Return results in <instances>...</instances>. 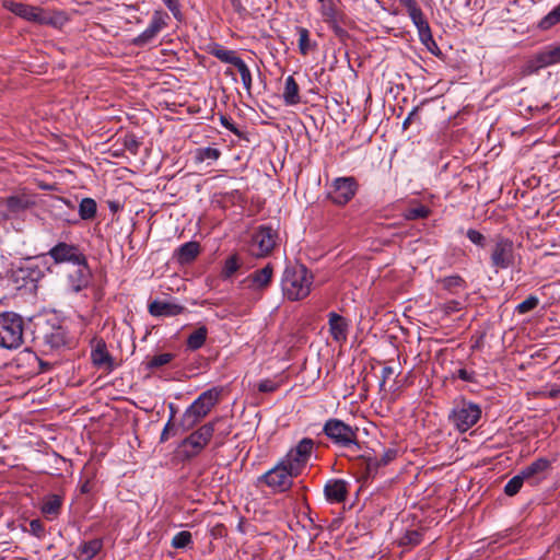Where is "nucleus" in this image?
Wrapping results in <instances>:
<instances>
[{
    "label": "nucleus",
    "mask_w": 560,
    "mask_h": 560,
    "mask_svg": "<svg viewBox=\"0 0 560 560\" xmlns=\"http://www.w3.org/2000/svg\"><path fill=\"white\" fill-rule=\"evenodd\" d=\"M314 284V276L302 264L288 265L281 277L283 296L291 301H301L310 295Z\"/></svg>",
    "instance_id": "nucleus-1"
},
{
    "label": "nucleus",
    "mask_w": 560,
    "mask_h": 560,
    "mask_svg": "<svg viewBox=\"0 0 560 560\" xmlns=\"http://www.w3.org/2000/svg\"><path fill=\"white\" fill-rule=\"evenodd\" d=\"M221 390L210 388L198 396L197 399L183 413L180 425L184 431L192 429L219 402Z\"/></svg>",
    "instance_id": "nucleus-2"
},
{
    "label": "nucleus",
    "mask_w": 560,
    "mask_h": 560,
    "mask_svg": "<svg viewBox=\"0 0 560 560\" xmlns=\"http://www.w3.org/2000/svg\"><path fill=\"white\" fill-rule=\"evenodd\" d=\"M24 323L15 313L0 314V347L16 349L23 343Z\"/></svg>",
    "instance_id": "nucleus-3"
},
{
    "label": "nucleus",
    "mask_w": 560,
    "mask_h": 560,
    "mask_svg": "<svg viewBox=\"0 0 560 560\" xmlns=\"http://www.w3.org/2000/svg\"><path fill=\"white\" fill-rule=\"evenodd\" d=\"M323 432L334 444L340 447L353 448L355 451L360 448L358 429L350 427L339 419H328L323 427Z\"/></svg>",
    "instance_id": "nucleus-4"
},
{
    "label": "nucleus",
    "mask_w": 560,
    "mask_h": 560,
    "mask_svg": "<svg viewBox=\"0 0 560 560\" xmlns=\"http://www.w3.org/2000/svg\"><path fill=\"white\" fill-rule=\"evenodd\" d=\"M481 417V408L471 401L462 400L450 413V420L460 432H466L474 427Z\"/></svg>",
    "instance_id": "nucleus-5"
},
{
    "label": "nucleus",
    "mask_w": 560,
    "mask_h": 560,
    "mask_svg": "<svg viewBox=\"0 0 560 560\" xmlns=\"http://www.w3.org/2000/svg\"><path fill=\"white\" fill-rule=\"evenodd\" d=\"M219 422L220 419L208 422L190 433L186 439H184L182 442V447L184 448V454L186 457L191 458L202 452V450L207 446L213 436L214 427Z\"/></svg>",
    "instance_id": "nucleus-6"
},
{
    "label": "nucleus",
    "mask_w": 560,
    "mask_h": 560,
    "mask_svg": "<svg viewBox=\"0 0 560 560\" xmlns=\"http://www.w3.org/2000/svg\"><path fill=\"white\" fill-rule=\"evenodd\" d=\"M313 451L314 441L310 438H304L281 460L293 474L299 476L311 459Z\"/></svg>",
    "instance_id": "nucleus-7"
},
{
    "label": "nucleus",
    "mask_w": 560,
    "mask_h": 560,
    "mask_svg": "<svg viewBox=\"0 0 560 560\" xmlns=\"http://www.w3.org/2000/svg\"><path fill=\"white\" fill-rule=\"evenodd\" d=\"M277 242V231L271 226L260 225L252 235L249 252L255 257H266L272 252Z\"/></svg>",
    "instance_id": "nucleus-8"
},
{
    "label": "nucleus",
    "mask_w": 560,
    "mask_h": 560,
    "mask_svg": "<svg viewBox=\"0 0 560 560\" xmlns=\"http://www.w3.org/2000/svg\"><path fill=\"white\" fill-rule=\"evenodd\" d=\"M295 477L298 475L293 474L280 459L275 467L260 477V481L265 482L275 492H284L292 487L293 478Z\"/></svg>",
    "instance_id": "nucleus-9"
},
{
    "label": "nucleus",
    "mask_w": 560,
    "mask_h": 560,
    "mask_svg": "<svg viewBox=\"0 0 560 560\" xmlns=\"http://www.w3.org/2000/svg\"><path fill=\"white\" fill-rule=\"evenodd\" d=\"M359 184L352 176L335 178L328 191L329 199L338 206L347 205L357 194Z\"/></svg>",
    "instance_id": "nucleus-10"
},
{
    "label": "nucleus",
    "mask_w": 560,
    "mask_h": 560,
    "mask_svg": "<svg viewBox=\"0 0 560 560\" xmlns=\"http://www.w3.org/2000/svg\"><path fill=\"white\" fill-rule=\"evenodd\" d=\"M560 62V44L555 46H547L529 58L522 68L524 75L536 73L540 69Z\"/></svg>",
    "instance_id": "nucleus-11"
},
{
    "label": "nucleus",
    "mask_w": 560,
    "mask_h": 560,
    "mask_svg": "<svg viewBox=\"0 0 560 560\" xmlns=\"http://www.w3.org/2000/svg\"><path fill=\"white\" fill-rule=\"evenodd\" d=\"M48 255L56 264L71 262L74 265H83L86 260L77 245L65 242H60L51 247Z\"/></svg>",
    "instance_id": "nucleus-12"
},
{
    "label": "nucleus",
    "mask_w": 560,
    "mask_h": 560,
    "mask_svg": "<svg viewBox=\"0 0 560 560\" xmlns=\"http://www.w3.org/2000/svg\"><path fill=\"white\" fill-rule=\"evenodd\" d=\"M514 244L509 238H499L491 253L492 266L497 269H508L514 265Z\"/></svg>",
    "instance_id": "nucleus-13"
},
{
    "label": "nucleus",
    "mask_w": 560,
    "mask_h": 560,
    "mask_svg": "<svg viewBox=\"0 0 560 560\" xmlns=\"http://www.w3.org/2000/svg\"><path fill=\"white\" fill-rule=\"evenodd\" d=\"M3 7L16 16L26 21L40 24L49 23V21L43 15V10L38 7L13 1H4Z\"/></svg>",
    "instance_id": "nucleus-14"
},
{
    "label": "nucleus",
    "mask_w": 560,
    "mask_h": 560,
    "mask_svg": "<svg viewBox=\"0 0 560 560\" xmlns=\"http://www.w3.org/2000/svg\"><path fill=\"white\" fill-rule=\"evenodd\" d=\"M170 16L163 10H155L148 27L135 39L137 45H143L152 40L163 28L167 26Z\"/></svg>",
    "instance_id": "nucleus-15"
},
{
    "label": "nucleus",
    "mask_w": 560,
    "mask_h": 560,
    "mask_svg": "<svg viewBox=\"0 0 560 560\" xmlns=\"http://www.w3.org/2000/svg\"><path fill=\"white\" fill-rule=\"evenodd\" d=\"M91 361L97 369L107 372L114 369V359L107 351L106 342L101 338L92 340Z\"/></svg>",
    "instance_id": "nucleus-16"
},
{
    "label": "nucleus",
    "mask_w": 560,
    "mask_h": 560,
    "mask_svg": "<svg viewBox=\"0 0 560 560\" xmlns=\"http://www.w3.org/2000/svg\"><path fill=\"white\" fill-rule=\"evenodd\" d=\"M551 462L545 457L537 458L530 465L523 468L521 471L523 472V477L527 479L532 485H537L545 477L546 472L550 469Z\"/></svg>",
    "instance_id": "nucleus-17"
},
{
    "label": "nucleus",
    "mask_w": 560,
    "mask_h": 560,
    "mask_svg": "<svg viewBox=\"0 0 560 560\" xmlns=\"http://www.w3.org/2000/svg\"><path fill=\"white\" fill-rule=\"evenodd\" d=\"M273 268L271 265H266L264 268L250 273L244 282L247 288L253 291L265 290L271 282Z\"/></svg>",
    "instance_id": "nucleus-18"
},
{
    "label": "nucleus",
    "mask_w": 560,
    "mask_h": 560,
    "mask_svg": "<svg viewBox=\"0 0 560 560\" xmlns=\"http://www.w3.org/2000/svg\"><path fill=\"white\" fill-rule=\"evenodd\" d=\"M328 325L331 338L338 343H343L348 337L349 322L339 314L330 312Z\"/></svg>",
    "instance_id": "nucleus-19"
},
{
    "label": "nucleus",
    "mask_w": 560,
    "mask_h": 560,
    "mask_svg": "<svg viewBox=\"0 0 560 560\" xmlns=\"http://www.w3.org/2000/svg\"><path fill=\"white\" fill-rule=\"evenodd\" d=\"M78 268L69 275L68 285L71 292L78 293L88 288L90 283V270L86 261L83 265H77Z\"/></svg>",
    "instance_id": "nucleus-20"
},
{
    "label": "nucleus",
    "mask_w": 560,
    "mask_h": 560,
    "mask_svg": "<svg viewBox=\"0 0 560 560\" xmlns=\"http://www.w3.org/2000/svg\"><path fill=\"white\" fill-rule=\"evenodd\" d=\"M18 278L24 281L36 282L43 277V269L35 258H27L21 262L16 271Z\"/></svg>",
    "instance_id": "nucleus-21"
},
{
    "label": "nucleus",
    "mask_w": 560,
    "mask_h": 560,
    "mask_svg": "<svg viewBox=\"0 0 560 560\" xmlns=\"http://www.w3.org/2000/svg\"><path fill=\"white\" fill-rule=\"evenodd\" d=\"M184 310L183 305L167 301L155 300L149 304V312L152 316H176Z\"/></svg>",
    "instance_id": "nucleus-22"
},
{
    "label": "nucleus",
    "mask_w": 560,
    "mask_h": 560,
    "mask_svg": "<svg viewBox=\"0 0 560 560\" xmlns=\"http://www.w3.org/2000/svg\"><path fill=\"white\" fill-rule=\"evenodd\" d=\"M324 491L328 501L340 503L345 501L347 497V485L340 479L329 480L326 483Z\"/></svg>",
    "instance_id": "nucleus-23"
},
{
    "label": "nucleus",
    "mask_w": 560,
    "mask_h": 560,
    "mask_svg": "<svg viewBox=\"0 0 560 560\" xmlns=\"http://www.w3.org/2000/svg\"><path fill=\"white\" fill-rule=\"evenodd\" d=\"M318 11L323 21L329 24L336 32L340 30L338 26V11L334 0H318Z\"/></svg>",
    "instance_id": "nucleus-24"
},
{
    "label": "nucleus",
    "mask_w": 560,
    "mask_h": 560,
    "mask_svg": "<svg viewBox=\"0 0 560 560\" xmlns=\"http://www.w3.org/2000/svg\"><path fill=\"white\" fill-rule=\"evenodd\" d=\"M283 101L288 106H293L300 103L299 85L292 75L285 79Z\"/></svg>",
    "instance_id": "nucleus-25"
},
{
    "label": "nucleus",
    "mask_w": 560,
    "mask_h": 560,
    "mask_svg": "<svg viewBox=\"0 0 560 560\" xmlns=\"http://www.w3.org/2000/svg\"><path fill=\"white\" fill-rule=\"evenodd\" d=\"M61 498L57 494L47 495L42 505V512L49 518H55L58 516L61 509Z\"/></svg>",
    "instance_id": "nucleus-26"
},
{
    "label": "nucleus",
    "mask_w": 560,
    "mask_h": 560,
    "mask_svg": "<svg viewBox=\"0 0 560 560\" xmlns=\"http://www.w3.org/2000/svg\"><path fill=\"white\" fill-rule=\"evenodd\" d=\"M34 205V201L26 195L11 196L7 199V207L13 213L22 212Z\"/></svg>",
    "instance_id": "nucleus-27"
},
{
    "label": "nucleus",
    "mask_w": 560,
    "mask_h": 560,
    "mask_svg": "<svg viewBox=\"0 0 560 560\" xmlns=\"http://www.w3.org/2000/svg\"><path fill=\"white\" fill-rule=\"evenodd\" d=\"M199 254V244L197 242H187L178 248V260L183 264L189 262Z\"/></svg>",
    "instance_id": "nucleus-28"
},
{
    "label": "nucleus",
    "mask_w": 560,
    "mask_h": 560,
    "mask_svg": "<svg viewBox=\"0 0 560 560\" xmlns=\"http://www.w3.org/2000/svg\"><path fill=\"white\" fill-rule=\"evenodd\" d=\"M103 542L101 539H92L81 545L80 555L83 560H92L102 549Z\"/></svg>",
    "instance_id": "nucleus-29"
},
{
    "label": "nucleus",
    "mask_w": 560,
    "mask_h": 560,
    "mask_svg": "<svg viewBox=\"0 0 560 560\" xmlns=\"http://www.w3.org/2000/svg\"><path fill=\"white\" fill-rule=\"evenodd\" d=\"M97 211L96 201L92 198H83L79 205V215L82 220H92Z\"/></svg>",
    "instance_id": "nucleus-30"
},
{
    "label": "nucleus",
    "mask_w": 560,
    "mask_h": 560,
    "mask_svg": "<svg viewBox=\"0 0 560 560\" xmlns=\"http://www.w3.org/2000/svg\"><path fill=\"white\" fill-rule=\"evenodd\" d=\"M208 330L205 326L197 328L187 338V347L190 350H198L201 348L207 339Z\"/></svg>",
    "instance_id": "nucleus-31"
},
{
    "label": "nucleus",
    "mask_w": 560,
    "mask_h": 560,
    "mask_svg": "<svg viewBox=\"0 0 560 560\" xmlns=\"http://www.w3.org/2000/svg\"><path fill=\"white\" fill-rule=\"evenodd\" d=\"M211 54L218 58L219 60L231 63L235 67V65L242 59L240 58L234 50L225 49L221 46H217L211 50Z\"/></svg>",
    "instance_id": "nucleus-32"
},
{
    "label": "nucleus",
    "mask_w": 560,
    "mask_h": 560,
    "mask_svg": "<svg viewBox=\"0 0 560 560\" xmlns=\"http://www.w3.org/2000/svg\"><path fill=\"white\" fill-rule=\"evenodd\" d=\"M45 341L52 348H59L66 345L67 332L63 328L58 327L54 329L50 334L45 335Z\"/></svg>",
    "instance_id": "nucleus-33"
},
{
    "label": "nucleus",
    "mask_w": 560,
    "mask_h": 560,
    "mask_svg": "<svg viewBox=\"0 0 560 560\" xmlns=\"http://www.w3.org/2000/svg\"><path fill=\"white\" fill-rule=\"evenodd\" d=\"M443 289L451 293H457L459 290L465 289V280L459 276H450L441 280Z\"/></svg>",
    "instance_id": "nucleus-34"
},
{
    "label": "nucleus",
    "mask_w": 560,
    "mask_h": 560,
    "mask_svg": "<svg viewBox=\"0 0 560 560\" xmlns=\"http://www.w3.org/2000/svg\"><path fill=\"white\" fill-rule=\"evenodd\" d=\"M408 15L411 19L415 26L417 27L418 35L431 30L428 21L425 20L424 15H423L421 8H418L413 12H410V14H408Z\"/></svg>",
    "instance_id": "nucleus-35"
},
{
    "label": "nucleus",
    "mask_w": 560,
    "mask_h": 560,
    "mask_svg": "<svg viewBox=\"0 0 560 560\" xmlns=\"http://www.w3.org/2000/svg\"><path fill=\"white\" fill-rule=\"evenodd\" d=\"M235 68L237 69V71H238V73L241 75L244 89L247 92H250L252 84H253V78H252V73H250V70H249L248 66L245 63V61L243 59H241L235 65Z\"/></svg>",
    "instance_id": "nucleus-36"
},
{
    "label": "nucleus",
    "mask_w": 560,
    "mask_h": 560,
    "mask_svg": "<svg viewBox=\"0 0 560 560\" xmlns=\"http://www.w3.org/2000/svg\"><path fill=\"white\" fill-rule=\"evenodd\" d=\"M220 154V151L215 148H199L196 150L195 160L197 163H202L206 160L217 161Z\"/></svg>",
    "instance_id": "nucleus-37"
},
{
    "label": "nucleus",
    "mask_w": 560,
    "mask_h": 560,
    "mask_svg": "<svg viewBox=\"0 0 560 560\" xmlns=\"http://www.w3.org/2000/svg\"><path fill=\"white\" fill-rule=\"evenodd\" d=\"M524 481H527V479L523 477V472L520 471V474L508 481L504 487V493L509 497L515 495L521 490Z\"/></svg>",
    "instance_id": "nucleus-38"
},
{
    "label": "nucleus",
    "mask_w": 560,
    "mask_h": 560,
    "mask_svg": "<svg viewBox=\"0 0 560 560\" xmlns=\"http://www.w3.org/2000/svg\"><path fill=\"white\" fill-rule=\"evenodd\" d=\"M192 544V536L190 532L183 530L177 533L172 539V547L175 549H184Z\"/></svg>",
    "instance_id": "nucleus-39"
},
{
    "label": "nucleus",
    "mask_w": 560,
    "mask_h": 560,
    "mask_svg": "<svg viewBox=\"0 0 560 560\" xmlns=\"http://www.w3.org/2000/svg\"><path fill=\"white\" fill-rule=\"evenodd\" d=\"M299 49L302 55H307L313 45L310 39V32L305 27H298Z\"/></svg>",
    "instance_id": "nucleus-40"
},
{
    "label": "nucleus",
    "mask_w": 560,
    "mask_h": 560,
    "mask_svg": "<svg viewBox=\"0 0 560 560\" xmlns=\"http://www.w3.org/2000/svg\"><path fill=\"white\" fill-rule=\"evenodd\" d=\"M560 22V4L550 11L540 22L539 27L544 31L549 30Z\"/></svg>",
    "instance_id": "nucleus-41"
},
{
    "label": "nucleus",
    "mask_w": 560,
    "mask_h": 560,
    "mask_svg": "<svg viewBox=\"0 0 560 560\" xmlns=\"http://www.w3.org/2000/svg\"><path fill=\"white\" fill-rule=\"evenodd\" d=\"M430 210L425 206L419 205L417 207L406 210L404 217L407 220L424 219L429 215Z\"/></svg>",
    "instance_id": "nucleus-42"
},
{
    "label": "nucleus",
    "mask_w": 560,
    "mask_h": 560,
    "mask_svg": "<svg viewBox=\"0 0 560 560\" xmlns=\"http://www.w3.org/2000/svg\"><path fill=\"white\" fill-rule=\"evenodd\" d=\"M539 304V299L535 295H529L522 303L516 306V312L518 314H526L533 311Z\"/></svg>",
    "instance_id": "nucleus-43"
},
{
    "label": "nucleus",
    "mask_w": 560,
    "mask_h": 560,
    "mask_svg": "<svg viewBox=\"0 0 560 560\" xmlns=\"http://www.w3.org/2000/svg\"><path fill=\"white\" fill-rule=\"evenodd\" d=\"M172 359H173V354H171V353H161V354L154 355L148 362V366L150 369L160 368V366L168 364L172 361Z\"/></svg>",
    "instance_id": "nucleus-44"
},
{
    "label": "nucleus",
    "mask_w": 560,
    "mask_h": 560,
    "mask_svg": "<svg viewBox=\"0 0 560 560\" xmlns=\"http://www.w3.org/2000/svg\"><path fill=\"white\" fill-rule=\"evenodd\" d=\"M238 261H237V258L235 256H231L230 258H228L225 260V264H224V267H223V270H222V276L224 278H230L232 275H234L236 272V270L238 269Z\"/></svg>",
    "instance_id": "nucleus-45"
},
{
    "label": "nucleus",
    "mask_w": 560,
    "mask_h": 560,
    "mask_svg": "<svg viewBox=\"0 0 560 560\" xmlns=\"http://www.w3.org/2000/svg\"><path fill=\"white\" fill-rule=\"evenodd\" d=\"M467 237L471 243L476 244L479 247H485L486 245V237L477 230L469 229L467 231Z\"/></svg>",
    "instance_id": "nucleus-46"
},
{
    "label": "nucleus",
    "mask_w": 560,
    "mask_h": 560,
    "mask_svg": "<svg viewBox=\"0 0 560 560\" xmlns=\"http://www.w3.org/2000/svg\"><path fill=\"white\" fill-rule=\"evenodd\" d=\"M462 308H463V303L460 301H456V300L448 301L441 306V310L447 315L452 314V313L459 312Z\"/></svg>",
    "instance_id": "nucleus-47"
},
{
    "label": "nucleus",
    "mask_w": 560,
    "mask_h": 560,
    "mask_svg": "<svg viewBox=\"0 0 560 560\" xmlns=\"http://www.w3.org/2000/svg\"><path fill=\"white\" fill-rule=\"evenodd\" d=\"M30 533L37 538H40L45 534V527L39 520H32L30 522Z\"/></svg>",
    "instance_id": "nucleus-48"
},
{
    "label": "nucleus",
    "mask_w": 560,
    "mask_h": 560,
    "mask_svg": "<svg viewBox=\"0 0 560 560\" xmlns=\"http://www.w3.org/2000/svg\"><path fill=\"white\" fill-rule=\"evenodd\" d=\"M163 2L167 7V9L173 13L175 19H182V12L178 0H164Z\"/></svg>",
    "instance_id": "nucleus-49"
},
{
    "label": "nucleus",
    "mask_w": 560,
    "mask_h": 560,
    "mask_svg": "<svg viewBox=\"0 0 560 560\" xmlns=\"http://www.w3.org/2000/svg\"><path fill=\"white\" fill-rule=\"evenodd\" d=\"M419 38L425 47L432 46V47H435L436 50L439 51V47H438L435 40L433 39L431 30L419 34Z\"/></svg>",
    "instance_id": "nucleus-50"
},
{
    "label": "nucleus",
    "mask_w": 560,
    "mask_h": 560,
    "mask_svg": "<svg viewBox=\"0 0 560 560\" xmlns=\"http://www.w3.org/2000/svg\"><path fill=\"white\" fill-rule=\"evenodd\" d=\"M457 377L465 382H475L476 381V374L472 371H468L466 369H459L457 371Z\"/></svg>",
    "instance_id": "nucleus-51"
},
{
    "label": "nucleus",
    "mask_w": 560,
    "mask_h": 560,
    "mask_svg": "<svg viewBox=\"0 0 560 560\" xmlns=\"http://www.w3.org/2000/svg\"><path fill=\"white\" fill-rule=\"evenodd\" d=\"M220 122L224 128H226L234 135L240 136V130L236 128V126L233 122H231V120L226 116L221 115Z\"/></svg>",
    "instance_id": "nucleus-52"
},
{
    "label": "nucleus",
    "mask_w": 560,
    "mask_h": 560,
    "mask_svg": "<svg viewBox=\"0 0 560 560\" xmlns=\"http://www.w3.org/2000/svg\"><path fill=\"white\" fill-rule=\"evenodd\" d=\"M276 388H277V384L270 380L261 381L258 385V389L261 393H271V392L276 390Z\"/></svg>",
    "instance_id": "nucleus-53"
},
{
    "label": "nucleus",
    "mask_w": 560,
    "mask_h": 560,
    "mask_svg": "<svg viewBox=\"0 0 560 560\" xmlns=\"http://www.w3.org/2000/svg\"><path fill=\"white\" fill-rule=\"evenodd\" d=\"M405 539L407 540L408 544L418 545L421 541V535L418 532L412 530L407 533Z\"/></svg>",
    "instance_id": "nucleus-54"
},
{
    "label": "nucleus",
    "mask_w": 560,
    "mask_h": 560,
    "mask_svg": "<svg viewBox=\"0 0 560 560\" xmlns=\"http://www.w3.org/2000/svg\"><path fill=\"white\" fill-rule=\"evenodd\" d=\"M398 1L406 8L408 14H410V12H413L415 10L420 8L418 5V3L416 2V0H398Z\"/></svg>",
    "instance_id": "nucleus-55"
},
{
    "label": "nucleus",
    "mask_w": 560,
    "mask_h": 560,
    "mask_svg": "<svg viewBox=\"0 0 560 560\" xmlns=\"http://www.w3.org/2000/svg\"><path fill=\"white\" fill-rule=\"evenodd\" d=\"M396 456V452L393 450H388L384 453L382 458L380 459L381 465H387L389 462H392Z\"/></svg>",
    "instance_id": "nucleus-56"
},
{
    "label": "nucleus",
    "mask_w": 560,
    "mask_h": 560,
    "mask_svg": "<svg viewBox=\"0 0 560 560\" xmlns=\"http://www.w3.org/2000/svg\"><path fill=\"white\" fill-rule=\"evenodd\" d=\"M172 419H173V415L171 416L170 420L167 421V423L165 424V427L161 433V442H165L168 440V431L172 428Z\"/></svg>",
    "instance_id": "nucleus-57"
},
{
    "label": "nucleus",
    "mask_w": 560,
    "mask_h": 560,
    "mask_svg": "<svg viewBox=\"0 0 560 560\" xmlns=\"http://www.w3.org/2000/svg\"><path fill=\"white\" fill-rule=\"evenodd\" d=\"M393 373H394L393 368H390V366L383 368V370H382L383 382H385V380H387Z\"/></svg>",
    "instance_id": "nucleus-58"
},
{
    "label": "nucleus",
    "mask_w": 560,
    "mask_h": 560,
    "mask_svg": "<svg viewBox=\"0 0 560 560\" xmlns=\"http://www.w3.org/2000/svg\"><path fill=\"white\" fill-rule=\"evenodd\" d=\"M427 48H428V50H429L431 54H433L434 56H439V55L441 54V50L439 49V51H438L435 47L429 46V47H427Z\"/></svg>",
    "instance_id": "nucleus-59"
},
{
    "label": "nucleus",
    "mask_w": 560,
    "mask_h": 560,
    "mask_svg": "<svg viewBox=\"0 0 560 560\" xmlns=\"http://www.w3.org/2000/svg\"><path fill=\"white\" fill-rule=\"evenodd\" d=\"M413 113H411L404 121L402 126L404 128H407V126L410 124V119Z\"/></svg>",
    "instance_id": "nucleus-60"
},
{
    "label": "nucleus",
    "mask_w": 560,
    "mask_h": 560,
    "mask_svg": "<svg viewBox=\"0 0 560 560\" xmlns=\"http://www.w3.org/2000/svg\"><path fill=\"white\" fill-rule=\"evenodd\" d=\"M225 74H226V75H231V77H232V75H234L233 71H232V70H230V69H228V70L225 71Z\"/></svg>",
    "instance_id": "nucleus-61"
}]
</instances>
